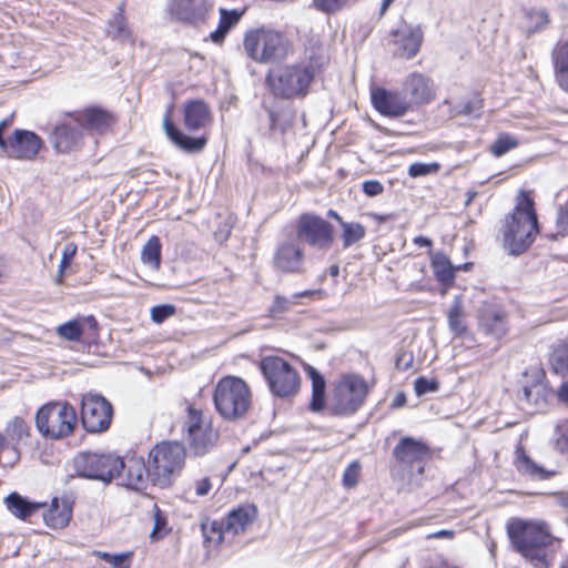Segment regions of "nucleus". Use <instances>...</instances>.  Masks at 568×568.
Wrapping results in <instances>:
<instances>
[{
    "label": "nucleus",
    "mask_w": 568,
    "mask_h": 568,
    "mask_svg": "<svg viewBox=\"0 0 568 568\" xmlns=\"http://www.w3.org/2000/svg\"><path fill=\"white\" fill-rule=\"evenodd\" d=\"M77 321L82 326V335L87 334L89 337H93L97 334L98 322L93 316L78 317Z\"/></svg>",
    "instance_id": "53"
},
{
    "label": "nucleus",
    "mask_w": 568,
    "mask_h": 568,
    "mask_svg": "<svg viewBox=\"0 0 568 568\" xmlns=\"http://www.w3.org/2000/svg\"><path fill=\"white\" fill-rule=\"evenodd\" d=\"M185 462V448L178 442H163L149 454L148 475L154 485L169 486Z\"/></svg>",
    "instance_id": "6"
},
{
    "label": "nucleus",
    "mask_w": 568,
    "mask_h": 568,
    "mask_svg": "<svg viewBox=\"0 0 568 568\" xmlns=\"http://www.w3.org/2000/svg\"><path fill=\"white\" fill-rule=\"evenodd\" d=\"M371 95L374 108L383 115L400 118L412 110V102L404 92L377 88L372 90Z\"/></svg>",
    "instance_id": "19"
},
{
    "label": "nucleus",
    "mask_w": 568,
    "mask_h": 568,
    "mask_svg": "<svg viewBox=\"0 0 568 568\" xmlns=\"http://www.w3.org/2000/svg\"><path fill=\"white\" fill-rule=\"evenodd\" d=\"M296 304V301L293 298H287L284 296H275L272 306L270 307V313L272 316H278L285 312H287L292 305Z\"/></svg>",
    "instance_id": "49"
},
{
    "label": "nucleus",
    "mask_w": 568,
    "mask_h": 568,
    "mask_svg": "<svg viewBox=\"0 0 568 568\" xmlns=\"http://www.w3.org/2000/svg\"><path fill=\"white\" fill-rule=\"evenodd\" d=\"M112 405L101 395L88 393L81 400V422L89 433H102L110 427Z\"/></svg>",
    "instance_id": "13"
},
{
    "label": "nucleus",
    "mask_w": 568,
    "mask_h": 568,
    "mask_svg": "<svg viewBox=\"0 0 568 568\" xmlns=\"http://www.w3.org/2000/svg\"><path fill=\"white\" fill-rule=\"evenodd\" d=\"M518 141L510 134L503 133L498 135L496 141L490 145V151L495 156H501L508 151L515 149Z\"/></svg>",
    "instance_id": "42"
},
{
    "label": "nucleus",
    "mask_w": 568,
    "mask_h": 568,
    "mask_svg": "<svg viewBox=\"0 0 568 568\" xmlns=\"http://www.w3.org/2000/svg\"><path fill=\"white\" fill-rule=\"evenodd\" d=\"M268 119L271 131L280 129L282 132H284L292 124V120H288L286 123H281L280 113L274 110H268Z\"/></svg>",
    "instance_id": "54"
},
{
    "label": "nucleus",
    "mask_w": 568,
    "mask_h": 568,
    "mask_svg": "<svg viewBox=\"0 0 568 568\" xmlns=\"http://www.w3.org/2000/svg\"><path fill=\"white\" fill-rule=\"evenodd\" d=\"M403 92L412 108L429 103L435 98L433 81L422 73L409 74L403 83Z\"/></svg>",
    "instance_id": "22"
},
{
    "label": "nucleus",
    "mask_w": 568,
    "mask_h": 568,
    "mask_svg": "<svg viewBox=\"0 0 568 568\" xmlns=\"http://www.w3.org/2000/svg\"><path fill=\"white\" fill-rule=\"evenodd\" d=\"M42 148L41 138L32 131L17 129L2 151L8 158L32 160Z\"/></svg>",
    "instance_id": "17"
},
{
    "label": "nucleus",
    "mask_w": 568,
    "mask_h": 568,
    "mask_svg": "<svg viewBox=\"0 0 568 568\" xmlns=\"http://www.w3.org/2000/svg\"><path fill=\"white\" fill-rule=\"evenodd\" d=\"M214 405L224 419L243 418L252 405L251 389L240 377H224L215 387Z\"/></svg>",
    "instance_id": "5"
},
{
    "label": "nucleus",
    "mask_w": 568,
    "mask_h": 568,
    "mask_svg": "<svg viewBox=\"0 0 568 568\" xmlns=\"http://www.w3.org/2000/svg\"><path fill=\"white\" fill-rule=\"evenodd\" d=\"M57 333L60 337L70 342H78L83 336L82 326L78 323L77 318L58 326Z\"/></svg>",
    "instance_id": "43"
},
{
    "label": "nucleus",
    "mask_w": 568,
    "mask_h": 568,
    "mask_svg": "<svg viewBox=\"0 0 568 568\" xmlns=\"http://www.w3.org/2000/svg\"><path fill=\"white\" fill-rule=\"evenodd\" d=\"M75 409L68 403H49L36 415V426L44 437L60 439L71 435L77 426Z\"/></svg>",
    "instance_id": "7"
},
{
    "label": "nucleus",
    "mask_w": 568,
    "mask_h": 568,
    "mask_svg": "<svg viewBox=\"0 0 568 568\" xmlns=\"http://www.w3.org/2000/svg\"><path fill=\"white\" fill-rule=\"evenodd\" d=\"M308 374L312 379L311 409L313 412H320L325 405V381L324 377L313 367H310Z\"/></svg>",
    "instance_id": "35"
},
{
    "label": "nucleus",
    "mask_w": 568,
    "mask_h": 568,
    "mask_svg": "<svg viewBox=\"0 0 568 568\" xmlns=\"http://www.w3.org/2000/svg\"><path fill=\"white\" fill-rule=\"evenodd\" d=\"M131 556L130 552L128 554H120V560L112 561L113 568H130V565L128 564V559Z\"/></svg>",
    "instance_id": "60"
},
{
    "label": "nucleus",
    "mask_w": 568,
    "mask_h": 568,
    "mask_svg": "<svg viewBox=\"0 0 568 568\" xmlns=\"http://www.w3.org/2000/svg\"><path fill=\"white\" fill-rule=\"evenodd\" d=\"M77 245L72 242L67 243L62 250V255L59 264L58 270V276H57V283L61 284L63 281V275L65 270L69 267L71 261L73 260L75 253H77Z\"/></svg>",
    "instance_id": "44"
},
{
    "label": "nucleus",
    "mask_w": 568,
    "mask_h": 568,
    "mask_svg": "<svg viewBox=\"0 0 568 568\" xmlns=\"http://www.w3.org/2000/svg\"><path fill=\"white\" fill-rule=\"evenodd\" d=\"M211 489V481L209 478H204L196 484V495L205 496Z\"/></svg>",
    "instance_id": "58"
},
{
    "label": "nucleus",
    "mask_w": 568,
    "mask_h": 568,
    "mask_svg": "<svg viewBox=\"0 0 568 568\" xmlns=\"http://www.w3.org/2000/svg\"><path fill=\"white\" fill-rule=\"evenodd\" d=\"M453 537H454V531L447 530V529H442L436 532L429 534L427 536L428 539H430V538H449L450 539Z\"/></svg>",
    "instance_id": "61"
},
{
    "label": "nucleus",
    "mask_w": 568,
    "mask_h": 568,
    "mask_svg": "<svg viewBox=\"0 0 568 568\" xmlns=\"http://www.w3.org/2000/svg\"><path fill=\"white\" fill-rule=\"evenodd\" d=\"M363 191L368 196H376L383 193L384 186L378 181L369 180L363 183Z\"/></svg>",
    "instance_id": "55"
},
{
    "label": "nucleus",
    "mask_w": 568,
    "mask_h": 568,
    "mask_svg": "<svg viewBox=\"0 0 568 568\" xmlns=\"http://www.w3.org/2000/svg\"><path fill=\"white\" fill-rule=\"evenodd\" d=\"M325 295V292L323 290H306L303 292H298L292 295L293 300H298L302 297H310V296H318L322 298Z\"/></svg>",
    "instance_id": "57"
},
{
    "label": "nucleus",
    "mask_w": 568,
    "mask_h": 568,
    "mask_svg": "<svg viewBox=\"0 0 568 568\" xmlns=\"http://www.w3.org/2000/svg\"><path fill=\"white\" fill-rule=\"evenodd\" d=\"M74 113L83 130L87 129L100 134L106 132L114 122L111 113L99 108L75 111Z\"/></svg>",
    "instance_id": "27"
},
{
    "label": "nucleus",
    "mask_w": 568,
    "mask_h": 568,
    "mask_svg": "<svg viewBox=\"0 0 568 568\" xmlns=\"http://www.w3.org/2000/svg\"><path fill=\"white\" fill-rule=\"evenodd\" d=\"M556 449L561 454H568V422L556 427Z\"/></svg>",
    "instance_id": "48"
},
{
    "label": "nucleus",
    "mask_w": 568,
    "mask_h": 568,
    "mask_svg": "<svg viewBox=\"0 0 568 568\" xmlns=\"http://www.w3.org/2000/svg\"><path fill=\"white\" fill-rule=\"evenodd\" d=\"M508 537L523 556L541 560V549L551 545L554 537L544 521L514 519L507 525Z\"/></svg>",
    "instance_id": "4"
},
{
    "label": "nucleus",
    "mask_w": 568,
    "mask_h": 568,
    "mask_svg": "<svg viewBox=\"0 0 568 568\" xmlns=\"http://www.w3.org/2000/svg\"><path fill=\"white\" fill-rule=\"evenodd\" d=\"M256 515L257 509L254 505H244L231 510L223 520L225 532L232 536L244 532L253 524Z\"/></svg>",
    "instance_id": "28"
},
{
    "label": "nucleus",
    "mask_w": 568,
    "mask_h": 568,
    "mask_svg": "<svg viewBox=\"0 0 568 568\" xmlns=\"http://www.w3.org/2000/svg\"><path fill=\"white\" fill-rule=\"evenodd\" d=\"M172 110L173 105L171 104L164 114L163 118V129L168 135V138L181 150L187 153H196L204 149L207 143V139L205 136L200 138H191L179 129L172 122Z\"/></svg>",
    "instance_id": "23"
},
{
    "label": "nucleus",
    "mask_w": 568,
    "mask_h": 568,
    "mask_svg": "<svg viewBox=\"0 0 568 568\" xmlns=\"http://www.w3.org/2000/svg\"><path fill=\"white\" fill-rule=\"evenodd\" d=\"M480 108H481V105H480L479 101H477V100L476 101H470V102L465 104V106H464L462 112L464 114L470 115V114L477 113Z\"/></svg>",
    "instance_id": "59"
},
{
    "label": "nucleus",
    "mask_w": 568,
    "mask_h": 568,
    "mask_svg": "<svg viewBox=\"0 0 568 568\" xmlns=\"http://www.w3.org/2000/svg\"><path fill=\"white\" fill-rule=\"evenodd\" d=\"M165 518L161 515L160 509L155 506L154 528L152 529L150 537L152 539H155L158 535L162 531V529L165 527Z\"/></svg>",
    "instance_id": "56"
},
{
    "label": "nucleus",
    "mask_w": 568,
    "mask_h": 568,
    "mask_svg": "<svg viewBox=\"0 0 568 568\" xmlns=\"http://www.w3.org/2000/svg\"><path fill=\"white\" fill-rule=\"evenodd\" d=\"M201 529L203 532V536L206 541L214 542L216 545L221 544L223 540V536L225 532L224 530V523H217L215 520L213 521H206L201 525Z\"/></svg>",
    "instance_id": "40"
},
{
    "label": "nucleus",
    "mask_w": 568,
    "mask_h": 568,
    "mask_svg": "<svg viewBox=\"0 0 568 568\" xmlns=\"http://www.w3.org/2000/svg\"><path fill=\"white\" fill-rule=\"evenodd\" d=\"M243 49L256 63H278L294 54L293 42L281 31L268 28H252L244 33Z\"/></svg>",
    "instance_id": "1"
},
{
    "label": "nucleus",
    "mask_w": 568,
    "mask_h": 568,
    "mask_svg": "<svg viewBox=\"0 0 568 568\" xmlns=\"http://www.w3.org/2000/svg\"><path fill=\"white\" fill-rule=\"evenodd\" d=\"M106 32L114 40L126 41L130 39L131 33L123 16L122 6L119 7V12L110 20Z\"/></svg>",
    "instance_id": "37"
},
{
    "label": "nucleus",
    "mask_w": 568,
    "mask_h": 568,
    "mask_svg": "<svg viewBox=\"0 0 568 568\" xmlns=\"http://www.w3.org/2000/svg\"><path fill=\"white\" fill-rule=\"evenodd\" d=\"M352 0H313L314 7L327 14H334L349 6Z\"/></svg>",
    "instance_id": "45"
},
{
    "label": "nucleus",
    "mask_w": 568,
    "mask_h": 568,
    "mask_svg": "<svg viewBox=\"0 0 568 568\" xmlns=\"http://www.w3.org/2000/svg\"><path fill=\"white\" fill-rule=\"evenodd\" d=\"M516 467L519 473L529 476L532 479H549L556 475L555 470H547L532 460L523 447L516 449Z\"/></svg>",
    "instance_id": "31"
},
{
    "label": "nucleus",
    "mask_w": 568,
    "mask_h": 568,
    "mask_svg": "<svg viewBox=\"0 0 568 568\" xmlns=\"http://www.w3.org/2000/svg\"><path fill=\"white\" fill-rule=\"evenodd\" d=\"M43 508L42 518L49 528L62 529L69 525L72 518V504L67 498L54 497Z\"/></svg>",
    "instance_id": "24"
},
{
    "label": "nucleus",
    "mask_w": 568,
    "mask_h": 568,
    "mask_svg": "<svg viewBox=\"0 0 568 568\" xmlns=\"http://www.w3.org/2000/svg\"><path fill=\"white\" fill-rule=\"evenodd\" d=\"M183 430L189 449L195 456L210 453L219 439V433L213 429L211 419L192 406L186 409Z\"/></svg>",
    "instance_id": "9"
},
{
    "label": "nucleus",
    "mask_w": 568,
    "mask_h": 568,
    "mask_svg": "<svg viewBox=\"0 0 568 568\" xmlns=\"http://www.w3.org/2000/svg\"><path fill=\"white\" fill-rule=\"evenodd\" d=\"M313 81L311 72L297 63L277 64L271 68L265 77V84L271 94L284 100L305 98Z\"/></svg>",
    "instance_id": "3"
},
{
    "label": "nucleus",
    "mask_w": 568,
    "mask_h": 568,
    "mask_svg": "<svg viewBox=\"0 0 568 568\" xmlns=\"http://www.w3.org/2000/svg\"><path fill=\"white\" fill-rule=\"evenodd\" d=\"M406 404V395L404 393H398L393 402H392V407L393 408H400L403 407L404 405Z\"/></svg>",
    "instance_id": "63"
},
{
    "label": "nucleus",
    "mask_w": 568,
    "mask_h": 568,
    "mask_svg": "<svg viewBox=\"0 0 568 568\" xmlns=\"http://www.w3.org/2000/svg\"><path fill=\"white\" fill-rule=\"evenodd\" d=\"M430 261L436 280L445 286H450L456 271L462 270V266H454L446 254L440 251L432 253Z\"/></svg>",
    "instance_id": "33"
},
{
    "label": "nucleus",
    "mask_w": 568,
    "mask_h": 568,
    "mask_svg": "<svg viewBox=\"0 0 568 568\" xmlns=\"http://www.w3.org/2000/svg\"><path fill=\"white\" fill-rule=\"evenodd\" d=\"M555 78L558 85L568 92V41L558 42L551 52Z\"/></svg>",
    "instance_id": "32"
},
{
    "label": "nucleus",
    "mask_w": 568,
    "mask_h": 568,
    "mask_svg": "<svg viewBox=\"0 0 568 568\" xmlns=\"http://www.w3.org/2000/svg\"><path fill=\"white\" fill-rule=\"evenodd\" d=\"M437 164H424V163H414L408 169V174L412 178H418L427 175L437 170Z\"/></svg>",
    "instance_id": "52"
},
{
    "label": "nucleus",
    "mask_w": 568,
    "mask_h": 568,
    "mask_svg": "<svg viewBox=\"0 0 568 568\" xmlns=\"http://www.w3.org/2000/svg\"><path fill=\"white\" fill-rule=\"evenodd\" d=\"M342 241L344 247L357 243L365 236V227L359 223H342Z\"/></svg>",
    "instance_id": "39"
},
{
    "label": "nucleus",
    "mask_w": 568,
    "mask_h": 568,
    "mask_svg": "<svg viewBox=\"0 0 568 568\" xmlns=\"http://www.w3.org/2000/svg\"><path fill=\"white\" fill-rule=\"evenodd\" d=\"M558 398L565 403L568 404V382L562 383L561 386L558 389Z\"/></svg>",
    "instance_id": "62"
},
{
    "label": "nucleus",
    "mask_w": 568,
    "mask_h": 568,
    "mask_svg": "<svg viewBox=\"0 0 568 568\" xmlns=\"http://www.w3.org/2000/svg\"><path fill=\"white\" fill-rule=\"evenodd\" d=\"M141 260L150 267L158 270L161 262V242L158 236H151L141 252Z\"/></svg>",
    "instance_id": "36"
},
{
    "label": "nucleus",
    "mask_w": 568,
    "mask_h": 568,
    "mask_svg": "<svg viewBox=\"0 0 568 568\" xmlns=\"http://www.w3.org/2000/svg\"><path fill=\"white\" fill-rule=\"evenodd\" d=\"M296 236L307 245L327 250L333 243V227L323 217L303 213L296 221Z\"/></svg>",
    "instance_id": "12"
},
{
    "label": "nucleus",
    "mask_w": 568,
    "mask_h": 568,
    "mask_svg": "<svg viewBox=\"0 0 568 568\" xmlns=\"http://www.w3.org/2000/svg\"><path fill=\"white\" fill-rule=\"evenodd\" d=\"M83 129L75 119V113H69L55 124L50 134L53 148L61 153H69L79 149L83 143Z\"/></svg>",
    "instance_id": "15"
},
{
    "label": "nucleus",
    "mask_w": 568,
    "mask_h": 568,
    "mask_svg": "<svg viewBox=\"0 0 568 568\" xmlns=\"http://www.w3.org/2000/svg\"><path fill=\"white\" fill-rule=\"evenodd\" d=\"M260 368L267 382L271 393L280 398L294 396L301 385V378L295 367L280 356H265L260 362Z\"/></svg>",
    "instance_id": "8"
},
{
    "label": "nucleus",
    "mask_w": 568,
    "mask_h": 568,
    "mask_svg": "<svg viewBox=\"0 0 568 568\" xmlns=\"http://www.w3.org/2000/svg\"><path fill=\"white\" fill-rule=\"evenodd\" d=\"M9 430L11 432V436L18 440L23 439L29 436V426L27 423L20 418L14 417L9 426Z\"/></svg>",
    "instance_id": "50"
},
{
    "label": "nucleus",
    "mask_w": 568,
    "mask_h": 568,
    "mask_svg": "<svg viewBox=\"0 0 568 568\" xmlns=\"http://www.w3.org/2000/svg\"><path fill=\"white\" fill-rule=\"evenodd\" d=\"M393 453L404 468H416L419 474L423 473L424 465L432 455L430 448L424 442L413 437L402 438Z\"/></svg>",
    "instance_id": "16"
},
{
    "label": "nucleus",
    "mask_w": 568,
    "mask_h": 568,
    "mask_svg": "<svg viewBox=\"0 0 568 568\" xmlns=\"http://www.w3.org/2000/svg\"><path fill=\"white\" fill-rule=\"evenodd\" d=\"M296 63L308 70L311 75L315 79L327 63V57L325 55L322 43L315 39H310L305 45L303 60Z\"/></svg>",
    "instance_id": "29"
},
{
    "label": "nucleus",
    "mask_w": 568,
    "mask_h": 568,
    "mask_svg": "<svg viewBox=\"0 0 568 568\" xmlns=\"http://www.w3.org/2000/svg\"><path fill=\"white\" fill-rule=\"evenodd\" d=\"M479 325L486 334L500 338L507 333L506 313L494 305H485L479 313Z\"/></svg>",
    "instance_id": "26"
},
{
    "label": "nucleus",
    "mask_w": 568,
    "mask_h": 568,
    "mask_svg": "<svg viewBox=\"0 0 568 568\" xmlns=\"http://www.w3.org/2000/svg\"><path fill=\"white\" fill-rule=\"evenodd\" d=\"M367 383L358 375L343 376L333 394L332 409L337 415L354 414L365 402Z\"/></svg>",
    "instance_id": "11"
},
{
    "label": "nucleus",
    "mask_w": 568,
    "mask_h": 568,
    "mask_svg": "<svg viewBox=\"0 0 568 568\" xmlns=\"http://www.w3.org/2000/svg\"><path fill=\"white\" fill-rule=\"evenodd\" d=\"M550 365L556 374L568 375V349L566 346H559L550 356Z\"/></svg>",
    "instance_id": "41"
},
{
    "label": "nucleus",
    "mask_w": 568,
    "mask_h": 568,
    "mask_svg": "<svg viewBox=\"0 0 568 568\" xmlns=\"http://www.w3.org/2000/svg\"><path fill=\"white\" fill-rule=\"evenodd\" d=\"M183 122L189 131H199L207 126L211 121V111L203 100L186 101L183 105Z\"/></svg>",
    "instance_id": "25"
},
{
    "label": "nucleus",
    "mask_w": 568,
    "mask_h": 568,
    "mask_svg": "<svg viewBox=\"0 0 568 568\" xmlns=\"http://www.w3.org/2000/svg\"><path fill=\"white\" fill-rule=\"evenodd\" d=\"M175 311H176L175 306H173L171 304H161V305L153 306L151 308V320L156 324H161L165 320L173 316L175 314Z\"/></svg>",
    "instance_id": "46"
},
{
    "label": "nucleus",
    "mask_w": 568,
    "mask_h": 568,
    "mask_svg": "<svg viewBox=\"0 0 568 568\" xmlns=\"http://www.w3.org/2000/svg\"><path fill=\"white\" fill-rule=\"evenodd\" d=\"M118 474L114 479L118 484L131 489H142L148 480V467L142 457L121 458V466H118Z\"/></svg>",
    "instance_id": "21"
},
{
    "label": "nucleus",
    "mask_w": 568,
    "mask_h": 568,
    "mask_svg": "<svg viewBox=\"0 0 568 568\" xmlns=\"http://www.w3.org/2000/svg\"><path fill=\"white\" fill-rule=\"evenodd\" d=\"M538 233V221L534 201L521 193L514 212L506 217L503 226L504 246L511 255L524 253Z\"/></svg>",
    "instance_id": "2"
},
{
    "label": "nucleus",
    "mask_w": 568,
    "mask_h": 568,
    "mask_svg": "<svg viewBox=\"0 0 568 568\" xmlns=\"http://www.w3.org/2000/svg\"><path fill=\"white\" fill-rule=\"evenodd\" d=\"M361 473V465L358 462H353L344 471L343 485L352 488L357 485Z\"/></svg>",
    "instance_id": "47"
},
{
    "label": "nucleus",
    "mask_w": 568,
    "mask_h": 568,
    "mask_svg": "<svg viewBox=\"0 0 568 568\" xmlns=\"http://www.w3.org/2000/svg\"><path fill=\"white\" fill-rule=\"evenodd\" d=\"M4 504L14 517L22 520H28L36 511L47 506V503L30 501L17 491L6 497Z\"/></svg>",
    "instance_id": "30"
},
{
    "label": "nucleus",
    "mask_w": 568,
    "mask_h": 568,
    "mask_svg": "<svg viewBox=\"0 0 568 568\" xmlns=\"http://www.w3.org/2000/svg\"><path fill=\"white\" fill-rule=\"evenodd\" d=\"M75 474L80 477L110 484L121 466V457L114 454L93 452L78 453L72 460Z\"/></svg>",
    "instance_id": "10"
},
{
    "label": "nucleus",
    "mask_w": 568,
    "mask_h": 568,
    "mask_svg": "<svg viewBox=\"0 0 568 568\" xmlns=\"http://www.w3.org/2000/svg\"><path fill=\"white\" fill-rule=\"evenodd\" d=\"M390 36L394 55L408 60L418 53L423 41L420 27L403 23Z\"/></svg>",
    "instance_id": "18"
},
{
    "label": "nucleus",
    "mask_w": 568,
    "mask_h": 568,
    "mask_svg": "<svg viewBox=\"0 0 568 568\" xmlns=\"http://www.w3.org/2000/svg\"><path fill=\"white\" fill-rule=\"evenodd\" d=\"M414 243H415L416 245L420 246V247H430V246H432V244H433V242H432V240H430V239L425 237V236H422V235L416 236V237L414 239Z\"/></svg>",
    "instance_id": "64"
},
{
    "label": "nucleus",
    "mask_w": 568,
    "mask_h": 568,
    "mask_svg": "<svg viewBox=\"0 0 568 568\" xmlns=\"http://www.w3.org/2000/svg\"><path fill=\"white\" fill-rule=\"evenodd\" d=\"M304 250L293 240L278 243L273 258L275 270L287 274L304 271Z\"/></svg>",
    "instance_id": "20"
},
{
    "label": "nucleus",
    "mask_w": 568,
    "mask_h": 568,
    "mask_svg": "<svg viewBox=\"0 0 568 568\" xmlns=\"http://www.w3.org/2000/svg\"><path fill=\"white\" fill-rule=\"evenodd\" d=\"M213 10L212 0H170L171 19L190 27L206 24Z\"/></svg>",
    "instance_id": "14"
},
{
    "label": "nucleus",
    "mask_w": 568,
    "mask_h": 568,
    "mask_svg": "<svg viewBox=\"0 0 568 568\" xmlns=\"http://www.w3.org/2000/svg\"><path fill=\"white\" fill-rule=\"evenodd\" d=\"M437 389L438 383L436 381L427 379L425 377H419L415 381V392L418 396L436 392Z\"/></svg>",
    "instance_id": "51"
},
{
    "label": "nucleus",
    "mask_w": 568,
    "mask_h": 568,
    "mask_svg": "<svg viewBox=\"0 0 568 568\" xmlns=\"http://www.w3.org/2000/svg\"><path fill=\"white\" fill-rule=\"evenodd\" d=\"M242 17V12L237 10L220 9V21L216 30L210 33V39L214 43H222L229 31L235 27Z\"/></svg>",
    "instance_id": "34"
},
{
    "label": "nucleus",
    "mask_w": 568,
    "mask_h": 568,
    "mask_svg": "<svg viewBox=\"0 0 568 568\" xmlns=\"http://www.w3.org/2000/svg\"><path fill=\"white\" fill-rule=\"evenodd\" d=\"M448 324L450 331L456 335H462L466 332V325L464 324L463 316V306L459 298H456L449 308Z\"/></svg>",
    "instance_id": "38"
}]
</instances>
